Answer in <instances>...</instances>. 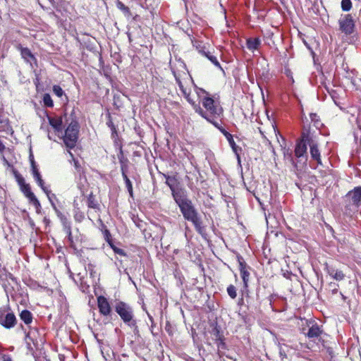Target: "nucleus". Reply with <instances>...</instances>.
<instances>
[{
	"label": "nucleus",
	"mask_w": 361,
	"mask_h": 361,
	"mask_svg": "<svg viewBox=\"0 0 361 361\" xmlns=\"http://www.w3.org/2000/svg\"><path fill=\"white\" fill-rule=\"evenodd\" d=\"M16 48L20 52L21 57L24 61L32 66V63L37 65V59L27 47H23L21 44L16 45Z\"/></svg>",
	"instance_id": "11"
},
{
	"label": "nucleus",
	"mask_w": 361,
	"mask_h": 361,
	"mask_svg": "<svg viewBox=\"0 0 361 361\" xmlns=\"http://www.w3.org/2000/svg\"><path fill=\"white\" fill-rule=\"evenodd\" d=\"M115 311L126 324L133 329L135 333L138 332L137 322L134 319L133 310L130 305L119 301L115 305Z\"/></svg>",
	"instance_id": "2"
},
{
	"label": "nucleus",
	"mask_w": 361,
	"mask_h": 361,
	"mask_svg": "<svg viewBox=\"0 0 361 361\" xmlns=\"http://www.w3.org/2000/svg\"><path fill=\"white\" fill-rule=\"evenodd\" d=\"M0 280L7 297L8 298L9 295L13 297V291H15V286H13L10 281L7 282L5 280V276L4 274L0 275Z\"/></svg>",
	"instance_id": "18"
},
{
	"label": "nucleus",
	"mask_w": 361,
	"mask_h": 361,
	"mask_svg": "<svg viewBox=\"0 0 361 361\" xmlns=\"http://www.w3.org/2000/svg\"><path fill=\"white\" fill-rule=\"evenodd\" d=\"M43 103L45 106L50 107V108L53 107V106H54L53 100H52L51 96L49 95V94L46 93L43 95Z\"/></svg>",
	"instance_id": "34"
},
{
	"label": "nucleus",
	"mask_w": 361,
	"mask_h": 361,
	"mask_svg": "<svg viewBox=\"0 0 361 361\" xmlns=\"http://www.w3.org/2000/svg\"><path fill=\"white\" fill-rule=\"evenodd\" d=\"M305 141L310 147V154L312 160L315 161L317 165H322L321 153L319 149V137L311 133L305 137Z\"/></svg>",
	"instance_id": "4"
},
{
	"label": "nucleus",
	"mask_w": 361,
	"mask_h": 361,
	"mask_svg": "<svg viewBox=\"0 0 361 361\" xmlns=\"http://www.w3.org/2000/svg\"><path fill=\"white\" fill-rule=\"evenodd\" d=\"M49 124L56 132L62 131L63 119L61 117H48Z\"/></svg>",
	"instance_id": "22"
},
{
	"label": "nucleus",
	"mask_w": 361,
	"mask_h": 361,
	"mask_svg": "<svg viewBox=\"0 0 361 361\" xmlns=\"http://www.w3.org/2000/svg\"><path fill=\"white\" fill-rule=\"evenodd\" d=\"M5 149V146L4 145L3 142L0 140V152H3Z\"/></svg>",
	"instance_id": "57"
},
{
	"label": "nucleus",
	"mask_w": 361,
	"mask_h": 361,
	"mask_svg": "<svg viewBox=\"0 0 361 361\" xmlns=\"http://www.w3.org/2000/svg\"><path fill=\"white\" fill-rule=\"evenodd\" d=\"M247 304H248L247 305L248 308H252V309H257V307L255 304L251 302L247 301Z\"/></svg>",
	"instance_id": "55"
},
{
	"label": "nucleus",
	"mask_w": 361,
	"mask_h": 361,
	"mask_svg": "<svg viewBox=\"0 0 361 361\" xmlns=\"http://www.w3.org/2000/svg\"><path fill=\"white\" fill-rule=\"evenodd\" d=\"M260 44H261V40L258 37L248 38L246 40L247 48L252 52L255 50H257L259 48V47L260 46Z\"/></svg>",
	"instance_id": "25"
},
{
	"label": "nucleus",
	"mask_w": 361,
	"mask_h": 361,
	"mask_svg": "<svg viewBox=\"0 0 361 361\" xmlns=\"http://www.w3.org/2000/svg\"><path fill=\"white\" fill-rule=\"evenodd\" d=\"M127 35H128V38L129 42H131V41H132V35H131V33H130V32H127Z\"/></svg>",
	"instance_id": "59"
},
{
	"label": "nucleus",
	"mask_w": 361,
	"mask_h": 361,
	"mask_svg": "<svg viewBox=\"0 0 361 361\" xmlns=\"http://www.w3.org/2000/svg\"><path fill=\"white\" fill-rule=\"evenodd\" d=\"M63 95H64V97H66V99H68V97H66V94H64Z\"/></svg>",
	"instance_id": "63"
},
{
	"label": "nucleus",
	"mask_w": 361,
	"mask_h": 361,
	"mask_svg": "<svg viewBox=\"0 0 361 361\" xmlns=\"http://www.w3.org/2000/svg\"><path fill=\"white\" fill-rule=\"evenodd\" d=\"M11 130V128L9 126L8 120L7 118H3L0 116V131L8 133Z\"/></svg>",
	"instance_id": "29"
},
{
	"label": "nucleus",
	"mask_w": 361,
	"mask_h": 361,
	"mask_svg": "<svg viewBox=\"0 0 361 361\" xmlns=\"http://www.w3.org/2000/svg\"><path fill=\"white\" fill-rule=\"evenodd\" d=\"M226 290L231 298L235 299L237 297V290L233 285H229Z\"/></svg>",
	"instance_id": "35"
},
{
	"label": "nucleus",
	"mask_w": 361,
	"mask_h": 361,
	"mask_svg": "<svg viewBox=\"0 0 361 361\" xmlns=\"http://www.w3.org/2000/svg\"><path fill=\"white\" fill-rule=\"evenodd\" d=\"M30 160L31 168L33 167L34 166H37V164L34 160V157L32 154H30Z\"/></svg>",
	"instance_id": "53"
},
{
	"label": "nucleus",
	"mask_w": 361,
	"mask_h": 361,
	"mask_svg": "<svg viewBox=\"0 0 361 361\" xmlns=\"http://www.w3.org/2000/svg\"><path fill=\"white\" fill-rule=\"evenodd\" d=\"M215 123H216V125H217V126H216V128H218L221 130V133L225 135V133H226V132H227V131H226L225 129H224V128H221L219 127V124H218V123H217V122H216V121H215Z\"/></svg>",
	"instance_id": "56"
},
{
	"label": "nucleus",
	"mask_w": 361,
	"mask_h": 361,
	"mask_svg": "<svg viewBox=\"0 0 361 361\" xmlns=\"http://www.w3.org/2000/svg\"><path fill=\"white\" fill-rule=\"evenodd\" d=\"M97 305L101 314L104 316H108L110 314L111 308L109 301L104 296L100 295L97 298Z\"/></svg>",
	"instance_id": "14"
},
{
	"label": "nucleus",
	"mask_w": 361,
	"mask_h": 361,
	"mask_svg": "<svg viewBox=\"0 0 361 361\" xmlns=\"http://www.w3.org/2000/svg\"><path fill=\"white\" fill-rule=\"evenodd\" d=\"M116 6L119 10H121L125 16H126L127 18H129L132 16L129 8L125 6L124 4L121 1H118Z\"/></svg>",
	"instance_id": "30"
},
{
	"label": "nucleus",
	"mask_w": 361,
	"mask_h": 361,
	"mask_svg": "<svg viewBox=\"0 0 361 361\" xmlns=\"http://www.w3.org/2000/svg\"><path fill=\"white\" fill-rule=\"evenodd\" d=\"M74 219L77 222H82L83 219H85V214L83 212H82L79 208L75 207L74 209Z\"/></svg>",
	"instance_id": "32"
},
{
	"label": "nucleus",
	"mask_w": 361,
	"mask_h": 361,
	"mask_svg": "<svg viewBox=\"0 0 361 361\" xmlns=\"http://www.w3.org/2000/svg\"><path fill=\"white\" fill-rule=\"evenodd\" d=\"M121 171L122 176L124 177V176H127V170H128V166L124 164L123 161H121Z\"/></svg>",
	"instance_id": "48"
},
{
	"label": "nucleus",
	"mask_w": 361,
	"mask_h": 361,
	"mask_svg": "<svg viewBox=\"0 0 361 361\" xmlns=\"http://www.w3.org/2000/svg\"><path fill=\"white\" fill-rule=\"evenodd\" d=\"M284 276L286 277V278H288V276H287V274H285Z\"/></svg>",
	"instance_id": "61"
},
{
	"label": "nucleus",
	"mask_w": 361,
	"mask_h": 361,
	"mask_svg": "<svg viewBox=\"0 0 361 361\" xmlns=\"http://www.w3.org/2000/svg\"><path fill=\"white\" fill-rule=\"evenodd\" d=\"M106 125L111 129L112 135L117 134L116 128L115 125L114 124L110 115H109V119L106 122Z\"/></svg>",
	"instance_id": "40"
},
{
	"label": "nucleus",
	"mask_w": 361,
	"mask_h": 361,
	"mask_svg": "<svg viewBox=\"0 0 361 361\" xmlns=\"http://www.w3.org/2000/svg\"><path fill=\"white\" fill-rule=\"evenodd\" d=\"M310 117L311 121L312 122H314V124L317 126V125L319 123V116H317V114H314V113H312L310 114Z\"/></svg>",
	"instance_id": "47"
},
{
	"label": "nucleus",
	"mask_w": 361,
	"mask_h": 361,
	"mask_svg": "<svg viewBox=\"0 0 361 361\" xmlns=\"http://www.w3.org/2000/svg\"><path fill=\"white\" fill-rule=\"evenodd\" d=\"M80 126L76 120L73 119L65 130L63 142L66 146L70 149L75 147L78 139Z\"/></svg>",
	"instance_id": "3"
},
{
	"label": "nucleus",
	"mask_w": 361,
	"mask_h": 361,
	"mask_svg": "<svg viewBox=\"0 0 361 361\" xmlns=\"http://www.w3.org/2000/svg\"><path fill=\"white\" fill-rule=\"evenodd\" d=\"M20 190L23 193L24 195L32 191L30 186L28 183L22 185V187H20Z\"/></svg>",
	"instance_id": "43"
},
{
	"label": "nucleus",
	"mask_w": 361,
	"mask_h": 361,
	"mask_svg": "<svg viewBox=\"0 0 361 361\" xmlns=\"http://www.w3.org/2000/svg\"><path fill=\"white\" fill-rule=\"evenodd\" d=\"M166 178V184L170 188L172 192V196L176 193H185L183 191H176L175 188L177 185V179L175 176H170L164 175Z\"/></svg>",
	"instance_id": "21"
},
{
	"label": "nucleus",
	"mask_w": 361,
	"mask_h": 361,
	"mask_svg": "<svg viewBox=\"0 0 361 361\" xmlns=\"http://www.w3.org/2000/svg\"><path fill=\"white\" fill-rule=\"evenodd\" d=\"M17 323L14 313L11 310L8 305L0 308V324L6 329H11Z\"/></svg>",
	"instance_id": "5"
},
{
	"label": "nucleus",
	"mask_w": 361,
	"mask_h": 361,
	"mask_svg": "<svg viewBox=\"0 0 361 361\" xmlns=\"http://www.w3.org/2000/svg\"><path fill=\"white\" fill-rule=\"evenodd\" d=\"M25 197L28 200L29 203L35 207L37 213H39L42 207L39 201L36 197L35 195L31 191L27 194L25 195Z\"/></svg>",
	"instance_id": "20"
},
{
	"label": "nucleus",
	"mask_w": 361,
	"mask_h": 361,
	"mask_svg": "<svg viewBox=\"0 0 361 361\" xmlns=\"http://www.w3.org/2000/svg\"><path fill=\"white\" fill-rule=\"evenodd\" d=\"M178 87L184 97L186 98L188 102H190V91H188L183 85L182 82H179Z\"/></svg>",
	"instance_id": "38"
},
{
	"label": "nucleus",
	"mask_w": 361,
	"mask_h": 361,
	"mask_svg": "<svg viewBox=\"0 0 361 361\" xmlns=\"http://www.w3.org/2000/svg\"><path fill=\"white\" fill-rule=\"evenodd\" d=\"M104 235L106 241L110 245V243H113L111 241V235L108 229H105L104 231Z\"/></svg>",
	"instance_id": "45"
},
{
	"label": "nucleus",
	"mask_w": 361,
	"mask_h": 361,
	"mask_svg": "<svg viewBox=\"0 0 361 361\" xmlns=\"http://www.w3.org/2000/svg\"><path fill=\"white\" fill-rule=\"evenodd\" d=\"M20 318L25 324H30L32 322V314L27 310H24L20 312Z\"/></svg>",
	"instance_id": "26"
},
{
	"label": "nucleus",
	"mask_w": 361,
	"mask_h": 361,
	"mask_svg": "<svg viewBox=\"0 0 361 361\" xmlns=\"http://www.w3.org/2000/svg\"><path fill=\"white\" fill-rule=\"evenodd\" d=\"M197 49L198 50V52L202 55L203 56H205L212 63H213L216 67L219 68L221 71H223L222 67L221 66L220 63L219 62L217 57L213 54L212 52H211L205 45H199L197 47Z\"/></svg>",
	"instance_id": "12"
},
{
	"label": "nucleus",
	"mask_w": 361,
	"mask_h": 361,
	"mask_svg": "<svg viewBox=\"0 0 361 361\" xmlns=\"http://www.w3.org/2000/svg\"><path fill=\"white\" fill-rule=\"evenodd\" d=\"M87 207L96 210V212L100 211L99 204L96 200L94 196L91 193L87 197Z\"/></svg>",
	"instance_id": "27"
},
{
	"label": "nucleus",
	"mask_w": 361,
	"mask_h": 361,
	"mask_svg": "<svg viewBox=\"0 0 361 361\" xmlns=\"http://www.w3.org/2000/svg\"><path fill=\"white\" fill-rule=\"evenodd\" d=\"M174 76H175L176 82L178 85L179 82H181L180 79L179 78V77H178L175 73H174Z\"/></svg>",
	"instance_id": "58"
},
{
	"label": "nucleus",
	"mask_w": 361,
	"mask_h": 361,
	"mask_svg": "<svg viewBox=\"0 0 361 361\" xmlns=\"http://www.w3.org/2000/svg\"><path fill=\"white\" fill-rule=\"evenodd\" d=\"M173 199L178 204L184 219L191 221L197 232L203 235L205 233V228L202 226L201 218L195 208L192 201L185 193L173 194Z\"/></svg>",
	"instance_id": "1"
},
{
	"label": "nucleus",
	"mask_w": 361,
	"mask_h": 361,
	"mask_svg": "<svg viewBox=\"0 0 361 361\" xmlns=\"http://www.w3.org/2000/svg\"><path fill=\"white\" fill-rule=\"evenodd\" d=\"M45 194L47 195L49 203L58 218L63 216V214H62V212L56 207V202H59V199L57 198L56 195L54 193H52L50 190H48Z\"/></svg>",
	"instance_id": "17"
},
{
	"label": "nucleus",
	"mask_w": 361,
	"mask_h": 361,
	"mask_svg": "<svg viewBox=\"0 0 361 361\" xmlns=\"http://www.w3.org/2000/svg\"><path fill=\"white\" fill-rule=\"evenodd\" d=\"M238 262H239V270L240 273L241 278L243 281V287L245 289L248 288V281L250 278V272L247 270V264L244 262L242 257H238Z\"/></svg>",
	"instance_id": "13"
},
{
	"label": "nucleus",
	"mask_w": 361,
	"mask_h": 361,
	"mask_svg": "<svg viewBox=\"0 0 361 361\" xmlns=\"http://www.w3.org/2000/svg\"><path fill=\"white\" fill-rule=\"evenodd\" d=\"M69 153H70V155L73 157V161H74V166H75V169H76L79 173H80L82 168H81V166H80V163H79L78 160H76V159L73 157V154L71 152H69Z\"/></svg>",
	"instance_id": "46"
},
{
	"label": "nucleus",
	"mask_w": 361,
	"mask_h": 361,
	"mask_svg": "<svg viewBox=\"0 0 361 361\" xmlns=\"http://www.w3.org/2000/svg\"><path fill=\"white\" fill-rule=\"evenodd\" d=\"M347 196L351 199L352 204L346 207V211L349 210L348 214L353 216L358 212L361 204V186L354 188L348 192Z\"/></svg>",
	"instance_id": "6"
},
{
	"label": "nucleus",
	"mask_w": 361,
	"mask_h": 361,
	"mask_svg": "<svg viewBox=\"0 0 361 361\" xmlns=\"http://www.w3.org/2000/svg\"><path fill=\"white\" fill-rule=\"evenodd\" d=\"M308 326L307 332H305V329L303 328L302 333L310 339L320 341L324 333L323 329L314 322H310Z\"/></svg>",
	"instance_id": "10"
},
{
	"label": "nucleus",
	"mask_w": 361,
	"mask_h": 361,
	"mask_svg": "<svg viewBox=\"0 0 361 361\" xmlns=\"http://www.w3.org/2000/svg\"><path fill=\"white\" fill-rule=\"evenodd\" d=\"M279 355H280V357L281 358V360L286 358V354L285 351L281 348H280V350H279Z\"/></svg>",
	"instance_id": "51"
},
{
	"label": "nucleus",
	"mask_w": 361,
	"mask_h": 361,
	"mask_svg": "<svg viewBox=\"0 0 361 361\" xmlns=\"http://www.w3.org/2000/svg\"><path fill=\"white\" fill-rule=\"evenodd\" d=\"M53 92L59 97H61L64 94V91L59 85L53 86Z\"/></svg>",
	"instance_id": "39"
},
{
	"label": "nucleus",
	"mask_w": 361,
	"mask_h": 361,
	"mask_svg": "<svg viewBox=\"0 0 361 361\" xmlns=\"http://www.w3.org/2000/svg\"><path fill=\"white\" fill-rule=\"evenodd\" d=\"M339 27L342 32L346 35H351L354 32L355 23L350 14L343 16L339 20Z\"/></svg>",
	"instance_id": "9"
},
{
	"label": "nucleus",
	"mask_w": 361,
	"mask_h": 361,
	"mask_svg": "<svg viewBox=\"0 0 361 361\" xmlns=\"http://www.w3.org/2000/svg\"><path fill=\"white\" fill-rule=\"evenodd\" d=\"M63 95H64V97H66V99H68V97H66V94H64Z\"/></svg>",
	"instance_id": "62"
},
{
	"label": "nucleus",
	"mask_w": 361,
	"mask_h": 361,
	"mask_svg": "<svg viewBox=\"0 0 361 361\" xmlns=\"http://www.w3.org/2000/svg\"><path fill=\"white\" fill-rule=\"evenodd\" d=\"M326 270L327 273L336 281H342L345 278V274L341 270L335 269L333 267H329L327 266Z\"/></svg>",
	"instance_id": "23"
},
{
	"label": "nucleus",
	"mask_w": 361,
	"mask_h": 361,
	"mask_svg": "<svg viewBox=\"0 0 361 361\" xmlns=\"http://www.w3.org/2000/svg\"><path fill=\"white\" fill-rule=\"evenodd\" d=\"M123 178L125 181L126 186L128 190V192H129L130 197L133 198V185H132L130 180L129 179L128 176H124V177H123Z\"/></svg>",
	"instance_id": "33"
},
{
	"label": "nucleus",
	"mask_w": 361,
	"mask_h": 361,
	"mask_svg": "<svg viewBox=\"0 0 361 361\" xmlns=\"http://www.w3.org/2000/svg\"><path fill=\"white\" fill-rule=\"evenodd\" d=\"M202 105L209 111V115L208 116L213 120L214 117L219 116L223 113L222 108L209 97H205L202 99Z\"/></svg>",
	"instance_id": "8"
},
{
	"label": "nucleus",
	"mask_w": 361,
	"mask_h": 361,
	"mask_svg": "<svg viewBox=\"0 0 361 361\" xmlns=\"http://www.w3.org/2000/svg\"><path fill=\"white\" fill-rule=\"evenodd\" d=\"M213 334L215 336L216 341H219L224 338V336L220 333V331L217 327H215L214 329Z\"/></svg>",
	"instance_id": "42"
},
{
	"label": "nucleus",
	"mask_w": 361,
	"mask_h": 361,
	"mask_svg": "<svg viewBox=\"0 0 361 361\" xmlns=\"http://www.w3.org/2000/svg\"><path fill=\"white\" fill-rule=\"evenodd\" d=\"M32 175L35 174V173H39L37 166H34L31 168Z\"/></svg>",
	"instance_id": "54"
},
{
	"label": "nucleus",
	"mask_w": 361,
	"mask_h": 361,
	"mask_svg": "<svg viewBox=\"0 0 361 361\" xmlns=\"http://www.w3.org/2000/svg\"><path fill=\"white\" fill-rule=\"evenodd\" d=\"M195 111L198 113L202 117L204 118L205 119H207L209 122L212 123V124H214L215 126H217L216 123H215L214 121H213L212 118H211L210 117L208 116V114L207 112L204 111L203 109L197 104H196L194 102H192L191 99H190V102Z\"/></svg>",
	"instance_id": "24"
},
{
	"label": "nucleus",
	"mask_w": 361,
	"mask_h": 361,
	"mask_svg": "<svg viewBox=\"0 0 361 361\" xmlns=\"http://www.w3.org/2000/svg\"><path fill=\"white\" fill-rule=\"evenodd\" d=\"M307 134H311L310 130H307L305 132H302L301 135V138L298 141L295 148V155L297 158L300 159V161H304L306 162L307 160V146L308 144L305 141V137L307 136Z\"/></svg>",
	"instance_id": "7"
},
{
	"label": "nucleus",
	"mask_w": 361,
	"mask_h": 361,
	"mask_svg": "<svg viewBox=\"0 0 361 361\" xmlns=\"http://www.w3.org/2000/svg\"><path fill=\"white\" fill-rule=\"evenodd\" d=\"M352 8L351 0H342L341 8L343 11H349Z\"/></svg>",
	"instance_id": "37"
},
{
	"label": "nucleus",
	"mask_w": 361,
	"mask_h": 361,
	"mask_svg": "<svg viewBox=\"0 0 361 361\" xmlns=\"http://www.w3.org/2000/svg\"><path fill=\"white\" fill-rule=\"evenodd\" d=\"M225 137L228 140L229 145H230L231 147L232 148L233 152L236 155L238 162L240 164V153L242 152V148L236 145V144L233 138V136L231 133H229L228 132H226Z\"/></svg>",
	"instance_id": "16"
},
{
	"label": "nucleus",
	"mask_w": 361,
	"mask_h": 361,
	"mask_svg": "<svg viewBox=\"0 0 361 361\" xmlns=\"http://www.w3.org/2000/svg\"><path fill=\"white\" fill-rule=\"evenodd\" d=\"M25 342H26V344H27V348L30 350H32V347L31 345V343L30 342H32L33 343V345H35V343L34 342V340H33V338L32 336V332H28L26 336H25Z\"/></svg>",
	"instance_id": "36"
},
{
	"label": "nucleus",
	"mask_w": 361,
	"mask_h": 361,
	"mask_svg": "<svg viewBox=\"0 0 361 361\" xmlns=\"http://www.w3.org/2000/svg\"><path fill=\"white\" fill-rule=\"evenodd\" d=\"M32 176L36 182H38V181L42 180L40 173H35V174H34Z\"/></svg>",
	"instance_id": "50"
},
{
	"label": "nucleus",
	"mask_w": 361,
	"mask_h": 361,
	"mask_svg": "<svg viewBox=\"0 0 361 361\" xmlns=\"http://www.w3.org/2000/svg\"><path fill=\"white\" fill-rule=\"evenodd\" d=\"M110 246L113 249L114 252L116 254H118V255H119L121 256H126V252L123 249L117 247L113 243H110Z\"/></svg>",
	"instance_id": "41"
},
{
	"label": "nucleus",
	"mask_w": 361,
	"mask_h": 361,
	"mask_svg": "<svg viewBox=\"0 0 361 361\" xmlns=\"http://www.w3.org/2000/svg\"><path fill=\"white\" fill-rule=\"evenodd\" d=\"M4 275L5 276V280L7 282L10 281L11 283L13 284V286H15V290L16 289L18 290V287H19V283L18 282L17 279L11 273L6 272Z\"/></svg>",
	"instance_id": "28"
},
{
	"label": "nucleus",
	"mask_w": 361,
	"mask_h": 361,
	"mask_svg": "<svg viewBox=\"0 0 361 361\" xmlns=\"http://www.w3.org/2000/svg\"><path fill=\"white\" fill-rule=\"evenodd\" d=\"M25 197L28 200L29 203L35 207L37 213H39L42 207L39 201L36 197L35 195L31 191L27 194L25 195Z\"/></svg>",
	"instance_id": "19"
},
{
	"label": "nucleus",
	"mask_w": 361,
	"mask_h": 361,
	"mask_svg": "<svg viewBox=\"0 0 361 361\" xmlns=\"http://www.w3.org/2000/svg\"><path fill=\"white\" fill-rule=\"evenodd\" d=\"M217 342V346L219 348L225 349L226 348V343L224 341V338L216 341Z\"/></svg>",
	"instance_id": "49"
},
{
	"label": "nucleus",
	"mask_w": 361,
	"mask_h": 361,
	"mask_svg": "<svg viewBox=\"0 0 361 361\" xmlns=\"http://www.w3.org/2000/svg\"><path fill=\"white\" fill-rule=\"evenodd\" d=\"M37 185L40 187V188L43 190L44 193H46L48 190H49V187L45 185L44 180H41L38 182H36Z\"/></svg>",
	"instance_id": "44"
},
{
	"label": "nucleus",
	"mask_w": 361,
	"mask_h": 361,
	"mask_svg": "<svg viewBox=\"0 0 361 361\" xmlns=\"http://www.w3.org/2000/svg\"><path fill=\"white\" fill-rule=\"evenodd\" d=\"M2 360H3V361H13L12 358L8 355H4L2 356Z\"/></svg>",
	"instance_id": "52"
},
{
	"label": "nucleus",
	"mask_w": 361,
	"mask_h": 361,
	"mask_svg": "<svg viewBox=\"0 0 361 361\" xmlns=\"http://www.w3.org/2000/svg\"><path fill=\"white\" fill-rule=\"evenodd\" d=\"M146 312H147V316H148V317H149V320H150L152 322H153V318H152V316L149 314V312H147V311H146Z\"/></svg>",
	"instance_id": "60"
},
{
	"label": "nucleus",
	"mask_w": 361,
	"mask_h": 361,
	"mask_svg": "<svg viewBox=\"0 0 361 361\" xmlns=\"http://www.w3.org/2000/svg\"><path fill=\"white\" fill-rule=\"evenodd\" d=\"M13 174L14 176V178L18 183V185L19 187H22V185H24L26 184L25 178L22 176V175L16 170L13 169Z\"/></svg>",
	"instance_id": "31"
},
{
	"label": "nucleus",
	"mask_w": 361,
	"mask_h": 361,
	"mask_svg": "<svg viewBox=\"0 0 361 361\" xmlns=\"http://www.w3.org/2000/svg\"><path fill=\"white\" fill-rule=\"evenodd\" d=\"M59 219L63 225V231L67 235L68 240L70 243V245L72 246L73 244V239L72 236L71 223L68 221V219L65 215L59 217Z\"/></svg>",
	"instance_id": "15"
}]
</instances>
